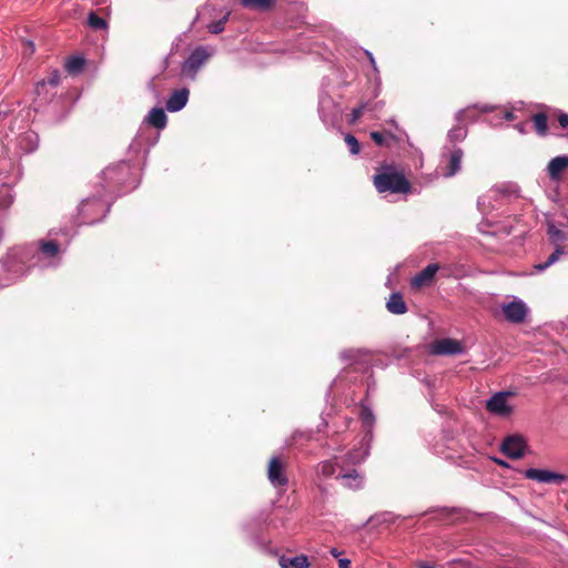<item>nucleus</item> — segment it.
I'll list each match as a JSON object with an SVG mask.
<instances>
[{"label": "nucleus", "mask_w": 568, "mask_h": 568, "mask_svg": "<svg viewBox=\"0 0 568 568\" xmlns=\"http://www.w3.org/2000/svg\"><path fill=\"white\" fill-rule=\"evenodd\" d=\"M373 183L379 193L392 192L407 194L412 191V184L404 174L393 170L374 175Z\"/></svg>", "instance_id": "obj_1"}, {"label": "nucleus", "mask_w": 568, "mask_h": 568, "mask_svg": "<svg viewBox=\"0 0 568 568\" xmlns=\"http://www.w3.org/2000/svg\"><path fill=\"white\" fill-rule=\"evenodd\" d=\"M527 448V442L520 434L508 435L500 444V452L510 459L523 458Z\"/></svg>", "instance_id": "obj_2"}, {"label": "nucleus", "mask_w": 568, "mask_h": 568, "mask_svg": "<svg viewBox=\"0 0 568 568\" xmlns=\"http://www.w3.org/2000/svg\"><path fill=\"white\" fill-rule=\"evenodd\" d=\"M266 474L267 479L275 488H281L288 484L286 462L280 456H273L270 459Z\"/></svg>", "instance_id": "obj_3"}, {"label": "nucleus", "mask_w": 568, "mask_h": 568, "mask_svg": "<svg viewBox=\"0 0 568 568\" xmlns=\"http://www.w3.org/2000/svg\"><path fill=\"white\" fill-rule=\"evenodd\" d=\"M211 53L204 47H197L192 51L185 63L183 64L182 71L185 75L194 78L199 69L209 60Z\"/></svg>", "instance_id": "obj_4"}, {"label": "nucleus", "mask_w": 568, "mask_h": 568, "mask_svg": "<svg viewBox=\"0 0 568 568\" xmlns=\"http://www.w3.org/2000/svg\"><path fill=\"white\" fill-rule=\"evenodd\" d=\"M525 477L539 483H565L568 477L564 474L554 473L546 469L529 468L525 471Z\"/></svg>", "instance_id": "obj_5"}, {"label": "nucleus", "mask_w": 568, "mask_h": 568, "mask_svg": "<svg viewBox=\"0 0 568 568\" xmlns=\"http://www.w3.org/2000/svg\"><path fill=\"white\" fill-rule=\"evenodd\" d=\"M509 396V393L499 392L496 393L490 397V399L486 403V409L489 413L499 415V416H507L511 413V407L507 403V398Z\"/></svg>", "instance_id": "obj_6"}, {"label": "nucleus", "mask_w": 568, "mask_h": 568, "mask_svg": "<svg viewBox=\"0 0 568 568\" xmlns=\"http://www.w3.org/2000/svg\"><path fill=\"white\" fill-rule=\"evenodd\" d=\"M503 314L510 323H523L527 316V307L521 301H514L503 305Z\"/></svg>", "instance_id": "obj_7"}, {"label": "nucleus", "mask_w": 568, "mask_h": 568, "mask_svg": "<svg viewBox=\"0 0 568 568\" xmlns=\"http://www.w3.org/2000/svg\"><path fill=\"white\" fill-rule=\"evenodd\" d=\"M462 343L453 338H442L433 343L432 352L436 355H456L463 353Z\"/></svg>", "instance_id": "obj_8"}, {"label": "nucleus", "mask_w": 568, "mask_h": 568, "mask_svg": "<svg viewBox=\"0 0 568 568\" xmlns=\"http://www.w3.org/2000/svg\"><path fill=\"white\" fill-rule=\"evenodd\" d=\"M438 270H439L438 264H435V263L428 264L423 271L417 273L412 278V282H410L412 287L415 290H419L424 286H429L433 283L434 277Z\"/></svg>", "instance_id": "obj_9"}, {"label": "nucleus", "mask_w": 568, "mask_h": 568, "mask_svg": "<svg viewBox=\"0 0 568 568\" xmlns=\"http://www.w3.org/2000/svg\"><path fill=\"white\" fill-rule=\"evenodd\" d=\"M568 168V156L561 155L554 158L547 166L549 178L552 181H559L562 172Z\"/></svg>", "instance_id": "obj_10"}, {"label": "nucleus", "mask_w": 568, "mask_h": 568, "mask_svg": "<svg viewBox=\"0 0 568 568\" xmlns=\"http://www.w3.org/2000/svg\"><path fill=\"white\" fill-rule=\"evenodd\" d=\"M278 565L281 568H310V561L305 555L294 557L283 555L278 559Z\"/></svg>", "instance_id": "obj_11"}, {"label": "nucleus", "mask_w": 568, "mask_h": 568, "mask_svg": "<svg viewBox=\"0 0 568 568\" xmlns=\"http://www.w3.org/2000/svg\"><path fill=\"white\" fill-rule=\"evenodd\" d=\"M386 308L395 315H403L407 312L406 303L403 295L398 292L392 293L386 303Z\"/></svg>", "instance_id": "obj_12"}, {"label": "nucleus", "mask_w": 568, "mask_h": 568, "mask_svg": "<svg viewBox=\"0 0 568 568\" xmlns=\"http://www.w3.org/2000/svg\"><path fill=\"white\" fill-rule=\"evenodd\" d=\"M463 156H464V152L460 149H456L450 153L448 163L443 173L444 176L450 178V176L455 175L460 170Z\"/></svg>", "instance_id": "obj_13"}, {"label": "nucleus", "mask_w": 568, "mask_h": 568, "mask_svg": "<svg viewBox=\"0 0 568 568\" xmlns=\"http://www.w3.org/2000/svg\"><path fill=\"white\" fill-rule=\"evenodd\" d=\"M164 110L165 109H152L146 116V122L156 129H163L166 125V114Z\"/></svg>", "instance_id": "obj_14"}, {"label": "nucleus", "mask_w": 568, "mask_h": 568, "mask_svg": "<svg viewBox=\"0 0 568 568\" xmlns=\"http://www.w3.org/2000/svg\"><path fill=\"white\" fill-rule=\"evenodd\" d=\"M190 91L186 88L175 90L169 98L165 106H185Z\"/></svg>", "instance_id": "obj_15"}, {"label": "nucleus", "mask_w": 568, "mask_h": 568, "mask_svg": "<svg viewBox=\"0 0 568 568\" xmlns=\"http://www.w3.org/2000/svg\"><path fill=\"white\" fill-rule=\"evenodd\" d=\"M240 2L245 8L268 10L275 4L276 0H240Z\"/></svg>", "instance_id": "obj_16"}, {"label": "nucleus", "mask_w": 568, "mask_h": 568, "mask_svg": "<svg viewBox=\"0 0 568 568\" xmlns=\"http://www.w3.org/2000/svg\"><path fill=\"white\" fill-rule=\"evenodd\" d=\"M84 63L85 61L83 58L71 57L65 62V69L70 74L75 75L82 71Z\"/></svg>", "instance_id": "obj_17"}, {"label": "nucleus", "mask_w": 568, "mask_h": 568, "mask_svg": "<svg viewBox=\"0 0 568 568\" xmlns=\"http://www.w3.org/2000/svg\"><path fill=\"white\" fill-rule=\"evenodd\" d=\"M534 126L539 135H546L548 132V118L545 113H537L532 116Z\"/></svg>", "instance_id": "obj_18"}, {"label": "nucleus", "mask_w": 568, "mask_h": 568, "mask_svg": "<svg viewBox=\"0 0 568 568\" xmlns=\"http://www.w3.org/2000/svg\"><path fill=\"white\" fill-rule=\"evenodd\" d=\"M564 252L565 251L562 245L556 246L555 251L548 256V258L544 263H539L538 265H536V268L538 271L546 270L547 267L556 263L559 260V257L564 254Z\"/></svg>", "instance_id": "obj_19"}, {"label": "nucleus", "mask_w": 568, "mask_h": 568, "mask_svg": "<svg viewBox=\"0 0 568 568\" xmlns=\"http://www.w3.org/2000/svg\"><path fill=\"white\" fill-rule=\"evenodd\" d=\"M548 235L555 246L561 245L567 240V235L564 231L557 229L555 225H549Z\"/></svg>", "instance_id": "obj_20"}, {"label": "nucleus", "mask_w": 568, "mask_h": 568, "mask_svg": "<svg viewBox=\"0 0 568 568\" xmlns=\"http://www.w3.org/2000/svg\"><path fill=\"white\" fill-rule=\"evenodd\" d=\"M60 82V72L58 70H54L50 73V75L40 82L37 83L36 91L38 94H40V91L44 89L47 84L57 87Z\"/></svg>", "instance_id": "obj_21"}, {"label": "nucleus", "mask_w": 568, "mask_h": 568, "mask_svg": "<svg viewBox=\"0 0 568 568\" xmlns=\"http://www.w3.org/2000/svg\"><path fill=\"white\" fill-rule=\"evenodd\" d=\"M88 23L93 30H105L108 28L106 20L99 17L94 11L89 13Z\"/></svg>", "instance_id": "obj_22"}, {"label": "nucleus", "mask_w": 568, "mask_h": 568, "mask_svg": "<svg viewBox=\"0 0 568 568\" xmlns=\"http://www.w3.org/2000/svg\"><path fill=\"white\" fill-rule=\"evenodd\" d=\"M230 17V12H226L220 20L213 21L207 24V30L210 33L219 34L224 31L225 23L227 22Z\"/></svg>", "instance_id": "obj_23"}, {"label": "nucleus", "mask_w": 568, "mask_h": 568, "mask_svg": "<svg viewBox=\"0 0 568 568\" xmlns=\"http://www.w3.org/2000/svg\"><path fill=\"white\" fill-rule=\"evenodd\" d=\"M41 252L48 256H55L59 252V245L55 241H47L41 243Z\"/></svg>", "instance_id": "obj_24"}, {"label": "nucleus", "mask_w": 568, "mask_h": 568, "mask_svg": "<svg viewBox=\"0 0 568 568\" xmlns=\"http://www.w3.org/2000/svg\"><path fill=\"white\" fill-rule=\"evenodd\" d=\"M372 140L378 145H387V139H394V135L392 133H383L374 131L371 133Z\"/></svg>", "instance_id": "obj_25"}, {"label": "nucleus", "mask_w": 568, "mask_h": 568, "mask_svg": "<svg viewBox=\"0 0 568 568\" xmlns=\"http://www.w3.org/2000/svg\"><path fill=\"white\" fill-rule=\"evenodd\" d=\"M344 141L347 144V146L349 148V152L353 155H356L359 153V151H361L359 142L353 134H349V133L346 134L344 138Z\"/></svg>", "instance_id": "obj_26"}, {"label": "nucleus", "mask_w": 568, "mask_h": 568, "mask_svg": "<svg viewBox=\"0 0 568 568\" xmlns=\"http://www.w3.org/2000/svg\"><path fill=\"white\" fill-rule=\"evenodd\" d=\"M320 471L323 476L331 477L335 473V465L329 460L323 462L320 465Z\"/></svg>", "instance_id": "obj_27"}, {"label": "nucleus", "mask_w": 568, "mask_h": 568, "mask_svg": "<svg viewBox=\"0 0 568 568\" xmlns=\"http://www.w3.org/2000/svg\"><path fill=\"white\" fill-rule=\"evenodd\" d=\"M361 418L365 424H371L373 422V414L368 408L364 407L361 410Z\"/></svg>", "instance_id": "obj_28"}, {"label": "nucleus", "mask_w": 568, "mask_h": 568, "mask_svg": "<svg viewBox=\"0 0 568 568\" xmlns=\"http://www.w3.org/2000/svg\"><path fill=\"white\" fill-rule=\"evenodd\" d=\"M23 45H24V54H26V55H31V54H33V52H34V45H33V43H32V42H30V41H26V42H23Z\"/></svg>", "instance_id": "obj_29"}, {"label": "nucleus", "mask_w": 568, "mask_h": 568, "mask_svg": "<svg viewBox=\"0 0 568 568\" xmlns=\"http://www.w3.org/2000/svg\"><path fill=\"white\" fill-rule=\"evenodd\" d=\"M362 115V109H353L352 113H351V119H349V122L351 123H355Z\"/></svg>", "instance_id": "obj_30"}, {"label": "nucleus", "mask_w": 568, "mask_h": 568, "mask_svg": "<svg viewBox=\"0 0 568 568\" xmlns=\"http://www.w3.org/2000/svg\"><path fill=\"white\" fill-rule=\"evenodd\" d=\"M337 478H342V479H357L358 478V473L357 470L353 469L352 471L349 473H346L342 476H338Z\"/></svg>", "instance_id": "obj_31"}, {"label": "nucleus", "mask_w": 568, "mask_h": 568, "mask_svg": "<svg viewBox=\"0 0 568 568\" xmlns=\"http://www.w3.org/2000/svg\"><path fill=\"white\" fill-rule=\"evenodd\" d=\"M558 122L561 128L567 129L568 128V114L561 113L558 118Z\"/></svg>", "instance_id": "obj_32"}, {"label": "nucleus", "mask_w": 568, "mask_h": 568, "mask_svg": "<svg viewBox=\"0 0 568 568\" xmlns=\"http://www.w3.org/2000/svg\"><path fill=\"white\" fill-rule=\"evenodd\" d=\"M338 567L339 568H351V560L349 559H339L338 560Z\"/></svg>", "instance_id": "obj_33"}, {"label": "nucleus", "mask_w": 568, "mask_h": 568, "mask_svg": "<svg viewBox=\"0 0 568 568\" xmlns=\"http://www.w3.org/2000/svg\"><path fill=\"white\" fill-rule=\"evenodd\" d=\"M504 119L507 121H511L514 119L513 112L506 110L504 112Z\"/></svg>", "instance_id": "obj_34"}, {"label": "nucleus", "mask_w": 568, "mask_h": 568, "mask_svg": "<svg viewBox=\"0 0 568 568\" xmlns=\"http://www.w3.org/2000/svg\"><path fill=\"white\" fill-rule=\"evenodd\" d=\"M494 462H495L497 465L501 466V467H509V465H508L506 462L501 460V459L494 458Z\"/></svg>", "instance_id": "obj_35"}, {"label": "nucleus", "mask_w": 568, "mask_h": 568, "mask_svg": "<svg viewBox=\"0 0 568 568\" xmlns=\"http://www.w3.org/2000/svg\"><path fill=\"white\" fill-rule=\"evenodd\" d=\"M331 554L334 556V557H338L339 552L337 551L336 548H332L331 549Z\"/></svg>", "instance_id": "obj_36"}, {"label": "nucleus", "mask_w": 568, "mask_h": 568, "mask_svg": "<svg viewBox=\"0 0 568 568\" xmlns=\"http://www.w3.org/2000/svg\"><path fill=\"white\" fill-rule=\"evenodd\" d=\"M169 111H178L179 109H175V108H172V109H168Z\"/></svg>", "instance_id": "obj_37"}]
</instances>
